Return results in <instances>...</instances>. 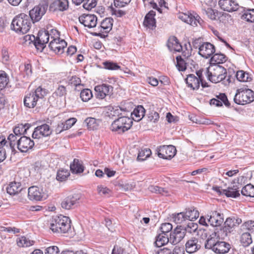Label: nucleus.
<instances>
[{"instance_id":"50","label":"nucleus","mask_w":254,"mask_h":254,"mask_svg":"<svg viewBox=\"0 0 254 254\" xmlns=\"http://www.w3.org/2000/svg\"><path fill=\"white\" fill-rule=\"evenodd\" d=\"M177 64L176 66L179 71H185L187 68V63L186 61L181 57L177 56L176 58Z\"/></svg>"},{"instance_id":"15","label":"nucleus","mask_w":254,"mask_h":254,"mask_svg":"<svg viewBox=\"0 0 254 254\" xmlns=\"http://www.w3.org/2000/svg\"><path fill=\"white\" fill-rule=\"evenodd\" d=\"M181 226H177L170 234V243L175 245L180 243L186 235L185 230L181 229Z\"/></svg>"},{"instance_id":"40","label":"nucleus","mask_w":254,"mask_h":254,"mask_svg":"<svg viewBox=\"0 0 254 254\" xmlns=\"http://www.w3.org/2000/svg\"><path fill=\"white\" fill-rule=\"evenodd\" d=\"M226 60V57L224 54L216 53L211 57V63L214 65H218V64L225 62Z\"/></svg>"},{"instance_id":"47","label":"nucleus","mask_w":254,"mask_h":254,"mask_svg":"<svg viewBox=\"0 0 254 254\" xmlns=\"http://www.w3.org/2000/svg\"><path fill=\"white\" fill-rule=\"evenodd\" d=\"M218 241L214 237H212L211 235L210 237L207 239L205 243V248L207 249H212L214 252V248H215L216 243Z\"/></svg>"},{"instance_id":"52","label":"nucleus","mask_w":254,"mask_h":254,"mask_svg":"<svg viewBox=\"0 0 254 254\" xmlns=\"http://www.w3.org/2000/svg\"><path fill=\"white\" fill-rule=\"evenodd\" d=\"M84 123L86 124L87 127L90 130H94L97 129L98 125L96 123V119L93 118H87Z\"/></svg>"},{"instance_id":"54","label":"nucleus","mask_w":254,"mask_h":254,"mask_svg":"<svg viewBox=\"0 0 254 254\" xmlns=\"http://www.w3.org/2000/svg\"><path fill=\"white\" fill-rule=\"evenodd\" d=\"M103 64L104 68L109 70H117L120 68L117 64L110 61L105 62Z\"/></svg>"},{"instance_id":"4","label":"nucleus","mask_w":254,"mask_h":254,"mask_svg":"<svg viewBox=\"0 0 254 254\" xmlns=\"http://www.w3.org/2000/svg\"><path fill=\"white\" fill-rule=\"evenodd\" d=\"M70 227L69 218L62 215L56 216L50 224V229L54 233H65Z\"/></svg>"},{"instance_id":"37","label":"nucleus","mask_w":254,"mask_h":254,"mask_svg":"<svg viewBox=\"0 0 254 254\" xmlns=\"http://www.w3.org/2000/svg\"><path fill=\"white\" fill-rule=\"evenodd\" d=\"M169 242H170V239L168 236L161 233L157 236L155 244L157 247H161Z\"/></svg>"},{"instance_id":"35","label":"nucleus","mask_w":254,"mask_h":254,"mask_svg":"<svg viewBox=\"0 0 254 254\" xmlns=\"http://www.w3.org/2000/svg\"><path fill=\"white\" fill-rule=\"evenodd\" d=\"M236 76L237 79L241 82H250L253 79L251 74L242 70L238 71Z\"/></svg>"},{"instance_id":"13","label":"nucleus","mask_w":254,"mask_h":254,"mask_svg":"<svg viewBox=\"0 0 254 254\" xmlns=\"http://www.w3.org/2000/svg\"><path fill=\"white\" fill-rule=\"evenodd\" d=\"M34 145V142L30 137L26 136H21L17 141V147L21 152H26Z\"/></svg>"},{"instance_id":"14","label":"nucleus","mask_w":254,"mask_h":254,"mask_svg":"<svg viewBox=\"0 0 254 254\" xmlns=\"http://www.w3.org/2000/svg\"><path fill=\"white\" fill-rule=\"evenodd\" d=\"M218 4L222 9L228 12H233L238 10L240 7L237 1L234 0H220Z\"/></svg>"},{"instance_id":"24","label":"nucleus","mask_w":254,"mask_h":254,"mask_svg":"<svg viewBox=\"0 0 254 254\" xmlns=\"http://www.w3.org/2000/svg\"><path fill=\"white\" fill-rule=\"evenodd\" d=\"M51 11H64L68 8V1L67 0H56L50 5Z\"/></svg>"},{"instance_id":"16","label":"nucleus","mask_w":254,"mask_h":254,"mask_svg":"<svg viewBox=\"0 0 254 254\" xmlns=\"http://www.w3.org/2000/svg\"><path fill=\"white\" fill-rule=\"evenodd\" d=\"M80 23L89 28L95 27L97 23V18L93 14H83L78 18Z\"/></svg>"},{"instance_id":"29","label":"nucleus","mask_w":254,"mask_h":254,"mask_svg":"<svg viewBox=\"0 0 254 254\" xmlns=\"http://www.w3.org/2000/svg\"><path fill=\"white\" fill-rule=\"evenodd\" d=\"M186 83L188 86L193 90L198 89L200 83V79L194 74H189L186 79Z\"/></svg>"},{"instance_id":"18","label":"nucleus","mask_w":254,"mask_h":254,"mask_svg":"<svg viewBox=\"0 0 254 254\" xmlns=\"http://www.w3.org/2000/svg\"><path fill=\"white\" fill-rule=\"evenodd\" d=\"M215 51L213 45L209 42H204L199 48L198 54L201 57L207 59L214 53Z\"/></svg>"},{"instance_id":"3","label":"nucleus","mask_w":254,"mask_h":254,"mask_svg":"<svg viewBox=\"0 0 254 254\" xmlns=\"http://www.w3.org/2000/svg\"><path fill=\"white\" fill-rule=\"evenodd\" d=\"M47 94L45 88L39 86L34 92L28 93L24 97V104L26 107L33 108L39 103L41 102L44 97Z\"/></svg>"},{"instance_id":"11","label":"nucleus","mask_w":254,"mask_h":254,"mask_svg":"<svg viewBox=\"0 0 254 254\" xmlns=\"http://www.w3.org/2000/svg\"><path fill=\"white\" fill-rule=\"evenodd\" d=\"M49 37L50 34L48 30L39 31L34 42L35 48L38 50L42 52L46 47V44L48 42Z\"/></svg>"},{"instance_id":"57","label":"nucleus","mask_w":254,"mask_h":254,"mask_svg":"<svg viewBox=\"0 0 254 254\" xmlns=\"http://www.w3.org/2000/svg\"><path fill=\"white\" fill-rule=\"evenodd\" d=\"M197 229L198 225L195 223L190 222L188 224L187 226L184 230H185V232L188 231L190 233H192L195 232Z\"/></svg>"},{"instance_id":"2","label":"nucleus","mask_w":254,"mask_h":254,"mask_svg":"<svg viewBox=\"0 0 254 254\" xmlns=\"http://www.w3.org/2000/svg\"><path fill=\"white\" fill-rule=\"evenodd\" d=\"M205 74L207 79L212 82L218 83L223 81L224 84H227L224 80L226 77V69L219 65H212L205 69Z\"/></svg>"},{"instance_id":"25","label":"nucleus","mask_w":254,"mask_h":254,"mask_svg":"<svg viewBox=\"0 0 254 254\" xmlns=\"http://www.w3.org/2000/svg\"><path fill=\"white\" fill-rule=\"evenodd\" d=\"M42 190L36 186H32L28 189V196L30 200L40 201L41 200L43 194Z\"/></svg>"},{"instance_id":"48","label":"nucleus","mask_w":254,"mask_h":254,"mask_svg":"<svg viewBox=\"0 0 254 254\" xmlns=\"http://www.w3.org/2000/svg\"><path fill=\"white\" fill-rule=\"evenodd\" d=\"M80 98L83 102L89 101L92 97L91 91L89 89H84L80 92Z\"/></svg>"},{"instance_id":"10","label":"nucleus","mask_w":254,"mask_h":254,"mask_svg":"<svg viewBox=\"0 0 254 254\" xmlns=\"http://www.w3.org/2000/svg\"><path fill=\"white\" fill-rule=\"evenodd\" d=\"M244 179L243 176L238 177L237 182L234 180L231 185L227 189H223V192L228 197L236 198L240 195L239 189L241 188L240 181H242Z\"/></svg>"},{"instance_id":"49","label":"nucleus","mask_w":254,"mask_h":254,"mask_svg":"<svg viewBox=\"0 0 254 254\" xmlns=\"http://www.w3.org/2000/svg\"><path fill=\"white\" fill-rule=\"evenodd\" d=\"M70 174L67 170H60L58 171L57 174V180L63 182L65 181L67 178L69 176Z\"/></svg>"},{"instance_id":"31","label":"nucleus","mask_w":254,"mask_h":254,"mask_svg":"<svg viewBox=\"0 0 254 254\" xmlns=\"http://www.w3.org/2000/svg\"><path fill=\"white\" fill-rule=\"evenodd\" d=\"M241 235L240 237V241L243 247H248L253 242L252 236L250 232L240 231Z\"/></svg>"},{"instance_id":"64","label":"nucleus","mask_w":254,"mask_h":254,"mask_svg":"<svg viewBox=\"0 0 254 254\" xmlns=\"http://www.w3.org/2000/svg\"><path fill=\"white\" fill-rule=\"evenodd\" d=\"M67 129H68V128H66V127L65 126V124L64 122H60L58 124V125L55 129V131L57 134H59V133H60L61 132H62V131H63L64 130H67Z\"/></svg>"},{"instance_id":"39","label":"nucleus","mask_w":254,"mask_h":254,"mask_svg":"<svg viewBox=\"0 0 254 254\" xmlns=\"http://www.w3.org/2000/svg\"><path fill=\"white\" fill-rule=\"evenodd\" d=\"M244 13L241 16L242 19L248 22H254V9H244Z\"/></svg>"},{"instance_id":"6","label":"nucleus","mask_w":254,"mask_h":254,"mask_svg":"<svg viewBox=\"0 0 254 254\" xmlns=\"http://www.w3.org/2000/svg\"><path fill=\"white\" fill-rule=\"evenodd\" d=\"M132 121L131 118L126 115L119 117L112 124L110 129L113 131H116L118 133H122L128 130L132 126Z\"/></svg>"},{"instance_id":"44","label":"nucleus","mask_w":254,"mask_h":254,"mask_svg":"<svg viewBox=\"0 0 254 254\" xmlns=\"http://www.w3.org/2000/svg\"><path fill=\"white\" fill-rule=\"evenodd\" d=\"M34 243V241H31L25 237H21L17 241V245L20 247H28L32 246Z\"/></svg>"},{"instance_id":"61","label":"nucleus","mask_w":254,"mask_h":254,"mask_svg":"<svg viewBox=\"0 0 254 254\" xmlns=\"http://www.w3.org/2000/svg\"><path fill=\"white\" fill-rule=\"evenodd\" d=\"M172 225L170 223H165L161 225L160 230L162 234H166L172 229Z\"/></svg>"},{"instance_id":"8","label":"nucleus","mask_w":254,"mask_h":254,"mask_svg":"<svg viewBox=\"0 0 254 254\" xmlns=\"http://www.w3.org/2000/svg\"><path fill=\"white\" fill-rule=\"evenodd\" d=\"M48 6L47 1H43L40 3L38 5L35 6L33 8L29 11V15H28L33 22L39 21L45 13Z\"/></svg>"},{"instance_id":"12","label":"nucleus","mask_w":254,"mask_h":254,"mask_svg":"<svg viewBox=\"0 0 254 254\" xmlns=\"http://www.w3.org/2000/svg\"><path fill=\"white\" fill-rule=\"evenodd\" d=\"M158 156L164 159H171L176 154V149L173 145H163L157 149Z\"/></svg>"},{"instance_id":"36","label":"nucleus","mask_w":254,"mask_h":254,"mask_svg":"<svg viewBox=\"0 0 254 254\" xmlns=\"http://www.w3.org/2000/svg\"><path fill=\"white\" fill-rule=\"evenodd\" d=\"M148 190L152 192L160 194L162 195L168 196L170 195V191L167 189L157 186H150L148 187Z\"/></svg>"},{"instance_id":"19","label":"nucleus","mask_w":254,"mask_h":254,"mask_svg":"<svg viewBox=\"0 0 254 254\" xmlns=\"http://www.w3.org/2000/svg\"><path fill=\"white\" fill-rule=\"evenodd\" d=\"M67 43L64 40H60L59 38H54L50 42L49 47L50 49L56 53H62L64 49L66 46Z\"/></svg>"},{"instance_id":"32","label":"nucleus","mask_w":254,"mask_h":254,"mask_svg":"<svg viewBox=\"0 0 254 254\" xmlns=\"http://www.w3.org/2000/svg\"><path fill=\"white\" fill-rule=\"evenodd\" d=\"M184 212L187 220L192 221L196 220L199 217V212L194 207L186 209Z\"/></svg>"},{"instance_id":"51","label":"nucleus","mask_w":254,"mask_h":254,"mask_svg":"<svg viewBox=\"0 0 254 254\" xmlns=\"http://www.w3.org/2000/svg\"><path fill=\"white\" fill-rule=\"evenodd\" d=\"M8 78L4 71L0 70V90H2L7 84Z\"/></svg>"},{"instance_id":"38","label":"nucleus","mask_w":254,"mask_h":254,"mask_svg":"<svg viewBox=\"0 0 254 254\" xmlns=\"http://www.w3.org/2000/svg\"><path fill=\"white\" fill-rule=\"evenodd\" d=\"M70 170L72 173H80L83 172L84 169L82 165L78 159H74L72 163L70 165Z\"/></svg>"},{"instance_id":"59","label":"nucleus","mask_w":254,"mask_h":254,"mask_svg":"<svg viewBox=\"0 0 254 254\" xmlns=\"http://www.w3.org/2000/svg\"><path fill=\"white\" fill-rule=\"evenodd\" d=\"M131 0H114V5L116 8H121L129 3Z\"/></svg>"},{"instance_id":"9","label":"nucleus","mask_w":254,"mask_h":254,"mask_svg":"<svg viewBox=\"0 0 254 254\" xmlns=\"http://www.w3.org/2000/svg\"><path fill=\"white\" fill-rule=\"evenodd\" d=\"M80 198V193L70 194L63 199L61 202V206L63 209L66 210L74 209L79 205Z\"/></svg>"},{"instance_id":"27","label":"nucleus","mask_w":254,"mask_h":254,"mask_svg":"<svg viewBox=\"0 0 254 254\" xmlns=\"http://www.w3.org/2000/svg\"><path fill=\"white\" fill-rule=\"evenodd\" d=\"M145 110L142 106L139 105L136 107L130 113L131 120L136 122L140 121L144 116Z\"/></svg>"},{"instance_id":"26","label":"nucleus","mask_w":254,"mask_h":254,"mask_svg":"<svg viewBox=\"0 0 254 254\" xmlns=\"http://www.w3.org/2000/svg\"><path fill=\"white\" fill-rule=\"evenodd\" d=\"M167 46L171 51L179 52L182 50V46L176 37L170 38L168 40Z\"/></svg>"},{"instance_id":"30","label":"nucleus","mask_w":254,"mask_h":254,"mask_svg":"<svg viewBox=\"0 0 254 254\" xmlns=\"http://www.w3.org/2000/svg\"><path fill=\"white\" fill-rule=\"evenodd\" d=\"M231 248L230 245L224 241H218L214 248V252L218 254L227 253Z\"/></svg>"},{"instance_id":"17","label":"nucleus","mask_w":254,"mask_h":254,"mask_svg":"<svg viewBox=\"0 0 254 254\" xmlns=\"http://www.w3.org/2000/svg\"><path fill=\"white\" fill-rule=\"evenodd\" d=\"M52 133L49 125L44 124L40 126H38L35 128L32 133V137L34 138H40L43 136H48Z\"/></svg>"},{"instance_id":"21","label":"nucleus","mask_w":254,"mask_h":254,"mask_svg":"<svg viewBox=\"0 0 254 254\" xmlns=\"http://www.w3.org/2000/svg\"><path fill=\"white\" fill-rule=\"evenodd\" d=\"M185 249L189 254H193L198 251L201 245L198 243V240L195 237L191 238L186 243Z\"/></svg>"},{"instance_id":"23","label":"nucleus","mask_w":254,"mask_h":254,"mask_svg":"<svg viewBox=\"0 0 254 254\" xmlns=\"http://www.w3.org/2000/svg\"><path fill=\"white\" fill-rule=\"evenodd\" d=\"M223 215V214H221L217 211H213L211 213L210 216L208 215V217H209L207 219L208 222L213 226H220L224 221Z\"/></svg>"},{"instance_id":"60","label":"nucleus","mask_w":254,"mask_h":254,"mask_svg":"<svg viewBox=\"0 0 254 254\" xmlns=\"http://www.w3.org/2000/svg\"><path fill=\"white\" fill-rule=\"evenodd\" d=\"M17 137H19L18 135H16L15 134H10L7 137V139L8 140L9 145L11 148H13L15 146V144H17Z\"/></svg>"},{"instance_id":"1","label":"nucleus","mask_w":254,"mask_h":254,"mask_svg":"<svg viewBox=\"0 0 254 254\" xmlns=\"http://www.w3.org/2000/svg\"><path fill=\"white\" fill-rule=\"evenodd\" d=\"M31 26L29 16L23 13L16 16L11 22V28L15 32L22 34L28 32Z\"/></svg>"},{"instance_id":"58","label":"nucleus","mask_w":254,"mask_h":254,"mask_svg":"<svg viewBox=\"0 0 254 254\" xmlns=\"http://www.w3.org/2000/svg\"><path fill=\"white\" fill-rule=\"evenodd\" d=\"M190 25L194 26H197L198 24L201 25L202 23L203 22L200 17L196 14L192 15Z\"/></svg>"},{"instance_id":"22","label":"nucleus","mask_w":254,"mask_h":254,"mask_svg":"<svg viewBox=\"0 0 254 254\" xmlns=\"http://www.w3.org/2000/svg\"><path fill=\"white\" fill-rule=\"evenodd\" d=\"M113 87L109 85L103 84L95 86V91L96 92V97L99 99H104L112 91Z\"/></svg>"},{"instance_id":"62","label":"nucleus","mask_w":254,"mask_h":254,"mask_svg":"<svg viewBox=\"0 0 254 254\" xmlns=\"http://www.w3.org/2000/svg\"><path fill=\"white\" fill-rule=\"evenodd\" d=\"M155 23L156 22L155 19L149 18L144 19L143 22V24L145 27H147L151 29H153L154 27H156Z\"/></svg>"},{"instance_id":"41","label":"nucleus","mask_w":254,"mask_h":254,"mask_svg":"<svg viewBox=\"0 0 254 254\" xmlns=\"http://www.w3.org/2000/svg\"><path fill=\"white\" fill-rule=\"evenodd\" d=\"M31 125L29 124L25 125L21 124L16 127L13 129V132L16 135L19 136L22 134H26L27 130H28Z\"/></svg>"},{"instance_id":"20","label":"nucleus","mask_w":254,"mask_h":254,"mask_svg":"<svg viewBox=\"0 0 254 254\" xmlns=\"http://www.w3.org/2000/svg\"><path fill=\"white\" fill-rule=\"evenodd\" d=\"M113 19L112 18H106L101 23L100 26L98 28L99 29V33H95L93 34L95 36H101V33H108L112 28Z\"/></svg>"},{"instance_id":"28","label":"nucleus","mask_w":254,"mask_h":254,"mask_svg":"<svg viewBox=\"0 0 254 254\" xmlns=\"http://www.w3.org/2000/svg\"><path fill=\"white\" fill-rule=\"evenodd\" d=\"M206 13L211 19H219L220 21H221V18H222L223 17H226L229 16V15L226 13L220 12L216 9H213L212 8H208L206 11Z\"/></svg>"},{"instance_id":"63","label":"nucleus","mask_w":254,"mask_h":254,"mask_svg":"<svg viewBox=\"0 0 254 254\" xmlns=\"http://www.w3.org/2000/svg\"><path fill=\"white\" fill-rule=\"evenodd\" d=\"M60 252L59 249L55 246H50L46 249L45 254H58Z\"/></svg>"},{"instance_id":"56","label":"nucleus","mask_w":254,"mask_h":254,"mask_svg":"<svg viewBox=\"0 0 254 254\" xmlns=\"http://www.w3.org/2000/svg\"><path fill=\"white\" fill-rule=\"evenodd\" d=\"M151 154V151L149 149H145L140 151L138 154L137 159L138 160H144L149 157Z\"/></svg>"},{"instance_id":"45","label":"nucleus","mask_w":254,"mask_h":254,"mask_svg":"<svg viewBox=\"0 0 254 254\" xmlns=\"http://www.w3.org/2000/svg\"><path fill=\"white\" fill-rule=\"evenodd\" d=\"M111 114L114 116H118V118L123 116V115H126V116H128L129 114L126 109L122 108L120 107H117L115 108H113V110L111 111Z\"/></svg>"},{"instance_id":"5","label":"nucleus","mask_w":254,"mask_h":254,"mask_svg":"<svg viewBox=\"0 0 254 254\" xmlns=\"http://www.w3.org/2000/svg\"><path fill=\"white\" fill-rule=\"evenodd\" d=\"M242 222V219L235 216H231L227 218L224 223L223 226L220 229L219 237H224L229 236L231 234H234L235 229Z\"/></svg>"},{"instance_id":"55","label":"nucleus","mask_w":254,"mask_h":254,"mask_svg":"<svg viewBox=\"0 0 254 254\" xmlns=\"http://www.w3.org/2000/svg\"><path fill=\"white\" fill-rule=\"evenodd\" d=\"M148 121L155 123L157 122L159 119V114L154 111L150 112L147 115Z\"/></svg>"},{"instance_id":"33","label":"nucleus","mask_w":254,"mask_h":254,"mask_svg":"<svg viewBox=\"0 0 254 254\" xmlns=\"http://www.w3.org/2000/svg\"><path fill=\"white\" fill-rule=\"evenodd\" d=\"M21 184L15 182L10 183L6 188L7 192L10 195H15L22 190Z\"/></svg>"},{"instance_id":"7","label":"nucleus","mask_w":254,"mask_h":254,"mask_svg":"<svg viewBox=\"0 0 254 254\" xmlns=\"http://www.w3.org/2000/svg\"><path fill=\"white\" fill-rule=\"evenodd\" d=\"M254 101V92L250 89L241 88L237 90L234 101L239 105H245Z\"/></svg>"},{"instance_id":"34","label":"nucleus","mask_w":254,"mask_h":254,"mask_svg":"<svg viewBox=\"0 0 254 254\" xmlns=\"http://www.w3.org/2000/svg\"><path fill=\"white\" fill-rule=\"evenodd\" d=\"M72 1L77 5H80L83 2H85L83 3V7L88 10L95 7L97 3L96 0H72Z\"/></svg>"},{"instance_id":"46","label":"nucleus","mask_w":254,"mask_h":254,"mask_svg":"<svg viewBox=\"0 0 254 254\" xmlns=\"http://www.w3.org/2000/svg\"><path fill=\"white\" fill-rule=\"evenodd\" d=\"M185 212H181L178 213L172 214V218L173 221L176 224H181L187 220L186 219Z\"/></svg>"},{"instance_id":"42","label":"nucleus","mask_w":254,"mask_h":254,"mask_svg":"<svg viewBox=\"0 0 254 254\" xmlns=\"http://www.w3.org/2000/svg\"><path fill=\"white\" fill-rule=\"evenodd\" d=\"M241 193L246 196L254 197V186L251 184L245 186L242 188Z\"/></svg>"},{"instance_id":"53","label":"nucleus","mask_w":254,"mask_h":254,"mask_svg":"<svg viewBox=\"0 0 254 254\" xmlns=\"http://www.w3.org/2000/svg\"><path fill=\"white\" fill-rule=\"evenodd\" d=\"M66 94V89L65 86L60 85L53 93L54 96L62 97Z\"/></svg>"},{"instance_id":"43","label":"nucleus","mask_w":254,"mask_h":254,"mask_svg":"<svg viewBox=\"0 0 254 254\" xmlns=\"http://www.w3.org/2000/svg\"><path fill=\"white\" fill-rule=\"evenodd\" d=\"M245 230L254 233V221L249 220L244 222L241 226L240 231L242 232Z\"/></svg>"}]
</instances>
